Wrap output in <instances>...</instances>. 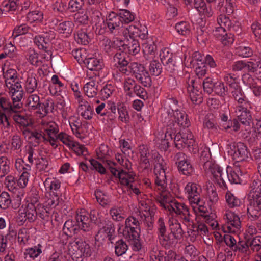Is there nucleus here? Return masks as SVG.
Wrapping results in <instances>:
<instances>
[{
    "instance_id": "obj_1",
    "label": "nucleus",
    "mask_w": 261,
    "mask_h": 261,
    "mask_svg": "<svg viewBox=\"0 0 261 261\" xmlns=\"http://www.w3.org/2000/svg\"><path fill=\"white\" fill-rule=\"evenodd\" d=\"M204 167L205 169L208 168L211 173L215 179L216 182L222 189H228V183L230 184H241L243 182V172L240 167L234 165L233 169L223 170L218 165L213 164L211 162H205Z\"/></svg>"
},
{
    "instance_id": "obj_2",
    "label": "nucleus",
    "mask_w": 261,
    "mask_h": 261,
    "mask_svg": "<svg viewBox=\"0 0 261 261\" xmlns=\"http://www.w3.org/2000/svg\"><path fill=\"white\" fill-rule=\"evenodd\" d=\"M108 149L107 147L102 146L97 152L98 159L102 161L106 168L109 169L111 173L115 177L119 178L121 185L126 186L131 189L134 193L138 194L140 193L139 189L134 186L133 183L135 181V174L133 172H127L123 170H119L116 167V163L107 158Z\"/></svg>"
},
{
    "instance_id": "obj_3",
    "label": "nucleus",
    "mask_w": 261,
    "mask_h": 261,
    "mask_svg": "<svg viewBox=\"0 0 261 261\" xmlns=\"http://www.w3.org/2000/svg\"><path fill=\"white\" fill-rule=\"evenodd\" d=\"M165 113L162 115H167L168 119H172L173 122L179 126L188 127L189 121L187 115L183 111L178 109V101L174 98H168L164 103Z\"/></svg>"
},
{
    "instance_id": "obj_4",
    "label": "nucleus",
    "mask_w": 261,
    "mask_h": 261,
    "mask_svg": "<svg viewBox=\"0 0 261 261\" xmlns=\"http://www.w3.org/2000/svg\"><path fill=\"white\" fill-rule=\"evenodd\" d=\"M68 254L75 261H83L91 255L90 245L82 239L75 238L68 245Z\"/></svg>"
},
{
    "instance_id": "obj_5",
    "label": "nucleus",
    "mask_w": 261,
    "mask_h": 261,
    "mask_svg": "<svg viewBox=\"0 0 261 261\" xmlns=\"http://www.w3.org/2000/svg\"><path fill=\"white\" fill-rule=\"evenodd\" d=\"M154 172L155 175L154 189L164 190L167 188L166 170L167 164L163 157L158 152L154 153Z\"/></svg>"
},
{
    "instance_id": "obj_6",
    "label": "nucleus",
    "mask_w": 261,
    "mask_h": 261,
    "mask_svg": "<svg viewBox=\"0 0 261 261\" xmlns=\"http://www.w3.org/2000/svg\"><path fill=\"white\" fill-rule=\"evenodd\" d=\"M228 152L235 161L234 165L241 167V163L248 159L250 152L246 145L242 142H231L227 145Z\"/></svg>"
},
{
    "instance_id": "obj_7",
    "label": "nucleus",
    "mask_w": 261,
    "mask_h": 261,
    "mask_svg": "<svg viewBox=\"0 0 261 261\" xmlns=\"http://www.w3.org/2000/svg\"><path fill=\"white\" fill-rule=\"evenodd\" d=\"M142 222H143V220L137 215L128 217L125 220V227L123 229L124 237L135 239L140 237V224Z\"/></svg>"
},
{
    "instance_id": "obj_8",
    "label": "nucleus",
    "mask_w": 261,
    "mask_h": 261,
    "mask_svg": "<svg viewBox=\"0 0 261 261\" xmlns=\"http://www.w3.org/2000/svg\"><path fill=\"white\" fill-rule=\"evenodd\" d=\"M98 226L99 229L95 236V240L97 241L105 240L107 239L111 241L115 237V228L113 222L109 218H105L103 222L100 221Z\"/></svg>"
},
{
    "instance_id": "obj_9",
    "label": "nucleus",
    "mask_w": 261,
    "mask_h": 261,
    "mask_svg": "<svg viewBox=\"0 0 261 261\" xmlns=\"http://www.w3.org/2000/svg\"><path fill=\"white\" fill-rule=\"evenodd\" d=\"M225 223L222 229L226 233H236L241 228V222L240 217L234 212L229 210L226 211L223 216Z\"/></svg>"
},
{
    "instance_id": "obj_10",
    "label": "nucleus",
    "mask_w": 261,
    "mask_h": 261,
    "mask_svg": "<svg viewBox=\"0 0 261 261\" xmlns=\"http://www.w3.org/2000/svg\"><path fill=\"white\" fill-rule=\"evenodd\" d=\"M174 142L175 147L178 149L187 147L190 150L195 144L193 134L187 129L177 133L174 137Z\"/></svg>"
},
{
    "instance_id": "obj_11",
    "label": "nucleus",
    "mask_w": 261,
    "mask_h": 261,
    "mask_svg": "<svg viewBox=\"0 0 261 261\" xmlns=\"http://www.w3.org/2000/svg\"><path fill=\"white\" fill-rule=\"evenodd\" d=\"M168 207V211L171 213L174 212L180 217L183 223L186 224L193 222L189 208L184 203L178 202L174 200L171 204L169 205Z\"/></svg>"
},
{
    "instance_id": "obj_12",
    "label": "nucleus",
    "mask_w": 261,
    "mask_h": 261,
    "mask_svg": "<svg viewBox=\"0 0 261 261\" xmlns=\"http://www.w3.org/2000/svg\"><path fill=\"white\" fill-rule=\"evenodd\" d=\"M139 208L140 211L136 213L137 216L142 219L148 227H151L154 220L155 207L149 205L145 201H141L139 203Z\"/></svg>"
},
{
    "instance_id": "obj_13",
    "label": "nucleus",
    "mask_w": 261,
    "mask_h": 261,
    "mask_svg": "<svg viewBox=\"0 0 261 261\" xmlns=\"http://www.w3.org/2000/svg\"><path fill=\"white\" fill-rule=\"evenodd\" d=\"M217 24L219 26L216 27L215 30L213 31V33L218 40L223 35H226L227 31H236V27L231 26L232 22L229 18L225 15L221 14L217 18Z\"/></svg>"
},
{
    "instance_id": "obj_14",
    "label": "nucleus",
    "mask_w": 261,
    "mask_h": 261,
    "mask_svg": "<svg viewBox=\"0 0 261 261\" xmlns=\"http://www.w3.org/2000/svg\"><path fill=\"white\" fill-rule=\"evenodd\" d=\"M224 242L233 252L238 251L241 253L248 254L249 252V240L247 241H239L237 242L234 238L230 234H225Z\"/></svg>"
},
{
    "instance_id": "obj_15",
    "label": "nucleus",
    "mask_w": 261,
    "mask_h": 261,
    "mask_svg": "<svg viewBox=\"0 0 261 261\" xmlns=\"http://www.w3.org/2000/svg\"><path fill=\"white\" fill-rule=\"evenodd\" d=\"M42 128L44 135L50 144L54 147H57L56 135L58 133L59 128L57 124L54 122H49L43 124Z\"/></svg>"
},
{
    "instance_id": "obj_16",
    "label": "nucleus",
    "mask_w": 261,
    "mask_h": 261,
    "mask_svg": "<svg viewBox=\"0 0 261 261\" xmlns=\"http://www.w3.org/2000/svg\"><path fill=\"white\" fill-rule=\"evenodd\" d=\"M22 134L25 139L35 143V145H39L42 142H48L47 137L42 130L30 129L26 128L23 130Z\"/></svg>"
},
{
    "instance_id": "obj_17",
    "label": "nucleus",
    "mask_w": 261,
    "mask_h": 261,
    "mask_svg": "<svg viewBox=\"0 0 261 261\" xmlns=\"http://www.w3.org/2000/svg\"><path fill=\"white\" fill-rule=\"evenodd\" d=\"M76 223L80 230L88 232L92 229V224L90 222L89 213L82 209L77 211L75 217Z\"/></svg>"
},
{
    "instance_id": "obj_18",
    "label": "nucleus",
    "mask_w": 261,
    "mask_h": 261,
    "mask_svg": "<svg viewBox=\"0 0 261 261\" xmlns=\"http://www.w3.org/2000/svg\"><path fill=\"white\" fill-rule=\"evenodd\" d=\"M187 91L191 101L195 104H200L202 102V96L200 88L195 83V80L189 78L187 81Z\"/></svg>"
},
{
    "instance_id": "obj_19",
    "label": "nucleus",
    "mask_w": 261,
    "mask_h": 261,
    "mask_svg": "<svg viewBox=\"0 0 261 261\" xmlns=\"http://www.w3.org/2000/svg\"><path fill=\"white\" fill-rule=\"evenodd\" d=\"M126 53L118 50L113 57V62L115 66H117L122 73L128 75L129 62L126 60Z\"/></svg>"
},
{
    "instance_id": "obj_20",
    "label": "nucleus",
    "mask_w": 261,
    "mask_h": 261,
    "mask_svg": "<svg viewBox=\"0 0 261 261\" xmlns=\"http://www.w3.org/2000/svg\"><path fill=\"white\" fill-rule=\"evenodd\" d=\"M248 106H236L234 108V113L238 119L246 126H249L252 120L251 112L248 109Z\"/></svg>"
},
{
    "instance_id": "obj_21",
    "label": "nucleus",
    "mask_w": 261,
    "mask_h": 261,
    "mask_svg": "<svg viewBox=\"0 0 261 261\" xmlns=\"http://www.w3.org/2000/svg\"><path fill=\"white\" fill-rule=\"evenodd\" d=\"M106 23L110 33L113 34L118 33L123 24L117 13L114 12H111L107 17Z\"/></svg>"
},
{
    "instance_id": "obj_22",
    "label": "nucleus",
    "mask_w": 261,
    "mask_h": 261,
    "mask_svg": "<svg viewBox=\"0 0 261 261\" xmlns=\"http://www.w3.org/2000/svg\"><path fill=\"white\" fill-rule=\"evenodd\" d=\"M167 188H166L164 190L154 189V198L158 202L160 205L164 207L165 209L167 210L169 208V205L171 204V202L173 200H171L170 194L167 190Z\"/></svg>"
},
{
    "instance_id": "obj_23",
    "label": "nucleus",
    "mask_w": 261,
    "mask_h": 261,
    "mask_svg": "<svg viewBox=\"0 0 261 261\" xmlns=\"http://www.w3.org/2000/svg\"><path fill=\"white\" fill-rule=\"evenodd\" d=\"M185 190L186 193L188 194V198L190 202L197 205L200 204V198L198 191V187L196 184L188 183L185 187Z\"/></svg>"
},
{
    "instance_id": "obj_24",
    "label": "nucleus",
    "mask_w": 261,
    "mask_h": 261,
    "mask_svg": "<svg viewBox=\"0 0 261 261\" xmlns=\"http://www.w3.org/2000/svg\"><path fill=\"white\" fill-rule=\"evenodd\" d=\"M231 94L232 98L237 103V106L250 105V102L240 85H234Z\"/></svg>"
},
{
    "instance_id": "obj_25",
    "label": "nucleus",
    "mask_w": 261,
    "mask_h": 261,
    "mask_svg": "<svg viewBox=\"0 0 261 261\" xmlns=\"http://www.w3.org/2000/svg\"><path fill=\"white\" fill-rule=\"evenodd\" d=\"M41 101L39 96L36 94H30L26 99L25 107L30 112H38L40 107Z\"/></svg>"
},
{
    "instance_id": "obj_26",
    "label": "nucleus",
    "mask_w": 261,
    "mask_h": 261,
    "mask_svg": "<svg viewBox=\"0 0 261 261\" xmlns=\"http://www.w3.org/2000/svg\"><path fill=\"white\" fill-rule=\"evenodd\" d=\"M160 245L166 249H169L177 243L178 239L171 233H164L158 237Z\"/></svg>"
},
{
    "instance_id": "obj_27",
    "label": "nucleus",
    "mask_w": 261,
    "mask_h": 261,
    "mask_svg": "<svg viewBox=\"0 0 261 261\" xmlns=\"http://www.w3.org/2000/svg\"><path fill=\"white\" fill-rule=\"evenodd\" d=\"M53 22L57 26V30L59 33L65 34L66 36L71 35L73 31L74 24L71 21H65L59 24H58V20H53Z\"/></svg>"
},
{
    "instance_id": "obj_28",
    "label": "nucleus",
    "mask_w": 261,
    "mask_h": 261,
    "mask_svg": "<svg viewBox=\"0 0 261 261\" xmlns=\"http://www.w3.org/2000/svg\"><path fill=\"white\" fill-rule=\"evenodd\" d=\"M81 104L79 105L77 111L80 115L85 119L90 120L94 114L93 111L87 101H81Z\"/></svg>"
},
{
    "instance_id": "obj_29",
    "label": "nucleus",
    "mask_w": 261,
    "mask_h": 261,
    "mask_svg": "<svg viewBox=\"0 0 261 261\" xmlns=\"http://www.w3.org/2000/svg\"><path fill=\"white\" fill-rule=\"evenodd\" d=\"M156 50V45L152 40H148L143 43L144 56L147 60L153 59Z\"/></svg>"
},
{
    "instance_id": "obj_30",
    "label": "nucleus",
    "mask_w": 261,
    "mask_h": 261,
    "mask_svg": "<svg viewBox=\"0 0 261 261\" xmlns=\"http://www.w3.org/2000/svg\"><path fill=\"white\" fill-rule=\"evenodd\" d=\"M14 106V102L13 101L12 103L9 99L4 97H0V109L2 110L10 115L20 112L19 108H15Z\"/></svg>"
},
{
    "instance_id": "obj_31",
    "label": "nucleus",
    "mask_w": 261,
    "mask_h": 261,
    "mask_svg": "<svg viewBox=\"0 0 261 261\" xmlns=\"http://www.w3.org/2000/svg\"><path fill=\"white\" fill-rule=\"evenodd\" d=\"M98 83L95 79H92L87 82L84 86L85 94L89 98L95 97L98 93Z\"/></svg>"
},
{
    "instance_id": "obj_32",
    "label": "nucleus",
    "mask_w": 261,
    "mask_h": 261,
    "mask_svg": "<svg viewBox=\"0 0 261 261\" xmlns=\"http://www.w3.org/2000/svg\"><path fill=\"white\" fill-rule=\"evenodd\" d=\"M87 12L90 18L89 21L92 24H94L96 27V31H97L100 23H103V20L101 18V13L93 8L88 9Z\"/></svg>"
},
{
    "instance_id": "obj_33",
    "label": "nucleus",
    "mask_w": 261,
    "mask_h": 261,
    "mask_svg": "<svg viewBox=\"0 0 261 261\" xmlns=\"http://www.w3.org/2000/svg\"><path fill=\"white\" fill-rule=\"evenodd\" d=\"M163 116L165 117V122L167 123L165 137L170 138L172 140L177 134V126L178 125L173 122L172 119H168V117L166 115H163Z\"/></svg>"
},
{
    "instance_id": "obj_34",
    "label": "nucleus",
    "mask_w": 261,
    "mask_h": 261,
    "mask_svg": "<svg viewBox=\"0 0 261 261\" xmlns=\"http://www.w3.org/2000/svg\"><path fill=\"white\" fill-rule=\"evenodd\" d=\"M37 85L35 74L29 73L24 84L25 91L30 94L33 93L36 90Z\"/></svg>"
},
{
    "instance_id": "obj_35",
    "label": "nucleus",
    "mask_w": 261,
    "mask_h": 261,
    "mask_svg": "<svg viewBox=\"0 0 261 261\" xmlns=\"http://www.w3.org/2000/svg\"><path fill=\"white\" fill-rule=\"evenodd\" d=\"M192 229H189L188 233L190 236L196 237L198 235L206 236L208 233V230L205 224L200 223L197 226L195 224L192 225Z\"/></svg>"
},
{
    "instance_id": "obj_36",
    "label": "nucleus",
    "mask_w": 261,
    "mask_h": 261,
    "mask_svg": "<svg viewBox=\"0 0 261 261\" xmlns=\"http://www.w3.org/2000/svg\"><path fill=\"white\" fill-rule=\"evenodd\" d=\"M42 245L38 244L32 247H29L25 249L23 255L25 259H35L42 253Z\"/></svg>"
},
{
    "instance_id": "obj_37",
    "label": "nucleus",
    "mask_w": 261,
    "mask_h": 261,
    "mask_svg": "<svg viewBox=\"0 0 261 261\" xmlns=\"http://www.w3.org/2000/svg\"><path fill=\"white\" fill-rule=\"evenodd\" d=\"M84 64L90 70L98 71L102 69V62L100 59L94 57L88 58L84 60Z\"/></svg>"
},
{
    "instance_id": "obj_38",
    "label": "nucleus",
    "mask_w": 261,
    "mask_h": 261,
    "mask_svg": "<svg viewBox=\"0 0 261 261\" xmlns=\"http://www.w3.org/2000/svg\"><path fill=\"white\" fill-rule=\"evenodd\" d=\"M122 47V50H125L126 51H127L129 54L132 55H136L140 50L139 42L136 39H133L126 45H124L122 41V45H120V47Z\"/></svg>"
},
{
    "instance_id": "obj_39",
    "label": "nucleus",
    "mask_w": 261,
    "mask_h": 261,
    "mask_svg": "<svg viewBox=\"0 0 261 261\" xmlns=\"http://www.w3.org/2000/svg\"><path fill=\"white\" fill-rule=\"evenodd\" d=\"M25 56L29 63L33 66H39L42 64V61L38 59V54L33 48H29Z\"/></svg>"
},
{
    "instance_id": "obj_40",
    "label": "nucleus",
    "mask_w": 261,
    "mask_h": 261,
    "mask_svg": "<svg viewBox=\"0 0 261 261\" xmlns=\"http://www.w3.org/2000/svg\"><path fill=\"white\" fill-rule=\"evenodd\" d=\"M128 70L129 73H132L136 79L147 71L143 65L137 62L131 63L128 66Z\"/></svg>"
},
{
    "instance_id": "obj_41",
    "label": "nucleus",
    "mask_w": 261,
    "mask_h": 261,
    "mask_svg": "<svg viewBox=\"0 0 261 261\" xmlns=\"http://www.w3.org/2000/svg\"><path fill=\"white\" fill-rule=\"evenodd\" d=\"M170 230L171 234L178 240L180 239L183 235L184 231L180 224L176 220H173L169 222Z\"/></svg>"
},
{
    "instance_id": "obj_42",
    "label": "nucleus",
    "mask_w": 261,
    "mask_h": 261,
    "mask_svg": "<svg viewBox=\"0 0 261 261\" xmlns=\"http://www.w3.org/2000/svg\"><path fill=\"white\" fill-rule=\"evenodd\" d=\"M54 103L52 100L47 99L45 102H41L40 107L39 109L38 113L40 115V117L46 116L49 111L52 112L54 109Z\"/></svg>"
},
{
    "instance_id": "obj_43",
    "label": "nucleus",
    "mask_w": 261,
    "mask_h": 261,
    "mask_svg": "<svg viewBox=\"0 0 261 261\" xmlns=\"http://www.w3.org/2000/svg\"><path fill=\"white\" fill-rule=\"evenodd\" d=\"M61 182L59 180L53 179L51 178H47L44 181V185L47 190V189L50 191V193H53V192H60Z\"/></svg>"
},
{
    "instance_id": "obj_44",
    "label": "nucleus",
    "mask_w": 261,
    "mask_h": 261,
    "mask_svg": "<svg viewBox=\"0 0 261 261\" xmlns=\"http://www.w3.org/2000/svg\"><path fill=\"white\" fill-rule=\"evenodd\" d=\"M178 169L180 172L186 176H191L195 173V170L190 163L189 160L180 163L178 166Z\"/></svg>"
},
{
    "instance_id": "obj_45",
    "label": "nucleus",
    "mask_w": 261,
    "mask_h": 261,
    "mask_svg": "<svg viewBox=\"0 0 261 261\" xmlns=\"http://www.w3.org/2000/svg\"><path fill=\"white\" fill-rule=\"evenodd\" d=\"M63 230L67 236H71L72 233L76 234L80 231L77 224H74L72 220H68L64 223Z\"/></svg>"
},
{
    "instance_id": "obj_46",
    "label": "nucleus",
    "mask_w": 261,
    "mask_h": 261,
    "mask_svg": "<svg viewBox=\"0 0 261 261\" xmlns=\"http://www.w3.org/2000/svg\"><path fill=\"white\" fill-rule=\"evenodd\" d=\"M261 208L256 207V205L251 204L247 208L248 218L252 221H254L261 218Z\"/></svg>"
},
{
    "instance_id": "obj_47",
    "label": "nucleus",
    "mask_w": 261,
    "mask_h": 261,
    "mask_svg": "<svg viewBox=\"0 0 261 261\" xmlns=\"http://www.w3.org/2000/svg\"><path fill=\"white\" fill-rule=\"evenodd\" d=\"M74 39L79 44L87 45L89 42L90 37L85 31L81 29L74 34Z\"/></svg>"
},
{
    "instance_id": "obj_48",
    "label": "nucleus",
    "mask_w": 261,
    "mask_h": 261,
    "mask_svg": "<svg viewBox=\"0 0 261 261\" xmlns=\"http://www.w3.org/2000/svg\"><path fill=\"white\" fill-rule=\"evenodd\" d=\"M257 191H250L248 198L251 201V204L256 205L257 207L261 208V189Z\"/></svg>"
},
{
    "instance_id": "obj_49",
    "label": "nucleus",
    "mask_w": 261,
    "mask_h": 261,
    "mask_svg": "<svg viewBox=\"0 0 261 261\" xmlns=\"http://www.w3.org/2000/svg\"><path fill=\"white\" fill-rule=\"evenodd\" d=\"M60 192H53L49 194V198L45 202L46 207L48 208H55L60 201Z\"/></svg>"
},
{
    "instance_id": "obj_50",
    "label": "nucleus",
    "mask_w": 261,
    "mask_h": 261,
    "mask_svg": "<svg viewBox=\"0 0 261 261\" xmlns=\"http://www.w3.org/2000/svg\"><path fill=\"white\" fill-rule=\"evenodd\" d=\"M204 128L211 130H217V124L212 113H208L204 118L203 122Z\"/></svg>"
},
{
    "instance_id": "obj_51",
    "label": "nucleus",
    "mask_w": 261,
    "mask_h": 261,
    "mask_svg": "<svg viewBox=\"0 0 261 261\" xmlns=\"http://www.w3.org/2000/svg\"><path fill=\"white\" fill-rule=\"evenodd\" d=\"M246 69L248 71L255 72L261 76V60H252L246 62Z\"/></svg>"
},
{
    "instance_id": "obj_52",
    "label": "nucleus",
    "mask_w": 261,
    "mask_h": 261,
    "mask_svg": "<svg viewBox=\"0 0 261 261\" xmlns=\"http://www.w3.org/2000/svg\"><path fill=\"white\" fill-rule=\"evenodd\" d=\"M23 88L11 93L12 101L14 102V108L21 109L22 106L21 100L23 98Z\"/></svg>"
},
{
    "instance_id": "obj_53",
    "label": "nucleus",
    "mask_w": 261,
    "mask_h": 261,
    "mask_svg": "<svg viewBox=\"0 0 261 261\" xmlns=\"http://www.w3.org/2000/svg\"><path fill=\"white\" fill-rule=\"evenodd\" d=\"M226 201L230 208L238 207L241 205V201L230 191H227L225 195Z\"/></svg>"
},
{
    "instance_id": "obj_54",
    "label": "nucleus",
    "mask_w": 261,
    "mask_h": 261,
    "mask_svg": "<svg viewBox=\"0 0 261 261\" xmlns=\"http://www.w3.org/2000/svg\"><path fill=\"white\" fill-rule=\"evenodd\" d=\"M117 14L122 23H128L135 19L134 14L129 10L126 9L120 10Z\"/></svg>"
},
{
    "instance_id": "obj_55",
    "label": "nucleus",
    "mask_w": 261,
    "mask_h": 261,
    "mask_svg": "<svg viewBox=\"0 0 261 261\" xmlns=\"http://www.w3.org/2000/svg\"><path fill=\"white\" fill-rule=\"evenodd\" d=\"M119 114V119L123 123H128L129 121V115L127 108L123 104H119L117 106Z\"/></svg>"
},
{
    "instance_id": "obj_56",
    "label": "nucleus",
    "mask_w": 261,
    "mask_h": 261,
    "mask_svg": "<svg viewBox=\"0 0 261 261\" xmlns=\"http://www.w3.org/2000/svg\"><path fill=\"white\" fill-rule=\"evenodd\" d=\"M10 161L5 156L0 157V177H3L10 171Z\"/></svg>"
},
{
    "instance_id": "obj_57",
    "label": "nucleus",
    "mask_w": 261,
    "mask_h": 261,
    "mask_svg": "<svg viewBox=\"0 0 261 261\" xmlns=\"http://www.w3.org/2000/svg\"><path fill=\"white\" fill-rule=\"evenodd\" d=\"M12 202V200L9 194L7 192H2L0 194V207L2 209L8 208Z\"/></svg>"
},
{
    "instance_id": "obj_58",
    "label": "nucleus",
    "mask_w": 261,
    "mask_h": 261,
    "mask_svg": "<svg viewBox=\"0 0 261 261\" xmlns=\"http://www.w3.org/2000/svg\"><path fill=\"white\" fill-rule=\"evenodd\" d=\"M128 250V246L124 241L120 239L116 242L115 246V253L118 256L125 254Z\"/></svg>"
},
{
    "instance_id": "obj_59",
    "label": "nucleus",
    "mask_w": 261,
    "mask_h": 261,
    "mask_svg": "<svg viewBox=\"0 0 261 261\" xmlns=\"http://www.w3.org/2000/svg\"><path fill=\"white\" fill-rule=\"evenodd\" d=\"M35 44L40 49L46 50L49 48L50 44L48 42L47 39H46L43 35L36 36L34 39Z\"/></svg>"
},
{
    "instance_id": "obj_60",
    "label": "nucleus",
    "mask_w": 261,
    "mask_h": 261,
    "mask_svg": "<svg viewBox=\"0 0 261 261\" xmlns=\"http://www.w3.org/2000/svg\"><path fill=\"white\" fill-rule=\"evenodd\" d=\"M10 115L0 109V126L4 127L6 131H8L10 127Z\"/></svg>"
},
{
    "instance_id": "obj_61",
    "label": "nucleus",
    "mask_w": 261,
    "mask_h": 261,
    "mask_svg": "<svg viewBox=\"0 0 261 261\" xmlns=\"http://www.w3.org/2000/svg\"><path fill=\"white\" fill-rule=\"evenodd\" d=\"M149 70L152 75L158 76L162 72V64L159 61L153 60L150 64Z\"/></svg>"
},
{
    "instance_id": "obj_62",
    "label": "nucleus",
    "mask_w": 261,
    "mask_h": 261,
    "mask_svg": "<svg viewBox=\"0 0 261 261\" xmlns=\"http://www.w3.org/2000/svg\"><path fill=\"white\" fill-rule=\"evenodd\" d=\"M175 29L177 32L182 35H188L190 33V25L186 21H181L175 25Z\"/></svg>"
},
{
    "instance_id": "obj_63",
    "label": "nucleus",
    "mask_w": 261,
    "mask_h": 261,
    "mask_svg": "<svg viewBox=\"0 0 261 261\" xmlns=\"http://www.w3.org/2000/svg\"><path fill=\"white\" fill-rule=\"evenodd\" d=\"M74 20L75 23L78 24L85 25L88 23L90 20L87 12H79L74 14Z\"/></svg>"
},
{
    "instance_id": "obj_64",
    "label": "nucleus",
    "mask_w": 261,
    "mask_h": 261,
    "mask_svg": "<svg viewBox=\"0 0 261 261\" xmlns=\"http://www.w3.org/2000/svg\"><path fill=\"white\" fill-rule=\"evenodd\" d=\"M25 216L30 222H34L37 217L36 207L32 204H29L25 211Z\"/></svg>"
}]
</instances>
